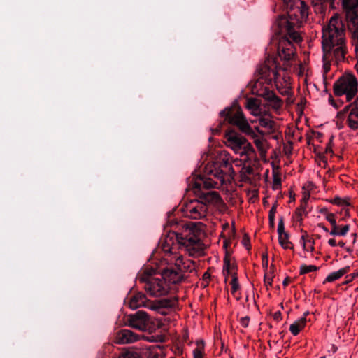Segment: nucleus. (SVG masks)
<instances>
[{"label": "nucleus", "mask_w": 358, "mask_h": 358, "mask_svg": "<svg viewBox=\"0 0 358 358\" xmlns=\"http://www.w3.org/2000/svg\"><path fill=\"white\" fill-rule=\"evenodd\" d=\"M205 173L209 177L199 176L192 184L195 194H199L203 189L219 188L233 178L234 171L230 155L226 151L221 152L214 161L206 166Z\"/></svg>", "instance_id": "1"}, {"label": "nucleus", "mask_w": 358, "mask_h": 358, "mask_svg": "<svg viewBox=\"0 0 358 358\" xmlns=\"http://www.w3.org/2000/svg\"><path fill=\"white\" fill-rule=\"evenodd\" d=\"M322 45L324 59L334 56L336 62L344 60L347 53L345 29L339 15L332 16L323 27Z\"/></svg>", "instance_id": "2"}, {"label": "nucleus", "mask_w": 358, "mask_h": 358, "mask_svg": "<svg viewBox=\"0 0 358 358\" xmlns=\"http://www.w3.org/2000/svg\"><path fill=\"white\" fill-rule=\"evenodd\" d=\"M162 248L164 252L163 262L169 267L162 269L161 275L169 287L171 284L181 282L185 279L186 273L195 271L194 262L184 257L177 249L171 247L169 243L162 245Z\"/></svg>", "instance_id": "3"}, {"label": "nucleus", "mask_w": 358, "mask_h": 358, "mask_svg": "<svg viewBox=\"0 0 358 358\" xmlns=\"http://www.w3.org/2000/svg\"><path fill=\"white\" fill-rule=\"evenodd\" d=\"M288 10L289 18L280 17L277 21L282 32H287L295 43L301 41V37L296 29L300 27L308 15V7L302 0H283Z\"/></svg>", "instance_id": "4"}, {"label": "nucleus", "mask_w": 358, "mask_h": 358, "mask_svg": "<svg viewBox=\"0 0 358 358\" xmlns=\"http://www.w3.org/2000/svg\"><path fill=\"white\" fill-rule=\"evenodd\" d=\"M199 236L200 231L193 224L183 227L180 232L176 233L180 248L189 256H199L203 253V244Z\"/></svg>", "instance_id": "5"}, {"label": "nucleus", "mask_w": 358, "mask_h": 358, "mask_svg": "<svg viewBox=\"0 0 358 358\" xmlns=\"http://www.w3.org/2000/svg\"><path fill=\"white\" fill-rule=\"evenodd\" d=\"M155 272V269L146 267L138 273L137 280L144 283V289L148 294L153 297H159L168 294L170 287L161 274L159 276H154Z\"/></svg>", "instance_id": "6"}, {"label": "nucleus", "mask_w": 358, "mask_h": 358, "mask_svg": "<svg viewBox=\"0 0 358 358\" xmlns=\"http://www.w3.org/2000/svg\"><path fill=\"white\" fill-rule=\"evenodd\" d=\"M333 90L336 96H344L350 102L358 96V80L355 74L345 72L334 82Z\"/></svg>", "instance_id": "7"}, {"label": "nucleus", "mask_w": 358, "mask_h": 358, "mask_svg": "<svg viewBox=\"0 0 358 358\" xmlns=\"http://www.w3.org/2000/svg\"><path fill=\"white\" fill-rule=\"evenodd\" d=\"M220 115L224 117L230 124L236 126L245 134H253V130L250 126L242 110L237 106L226 108L220 112Z\"/></svg>", "instance_id": "8"}, {"label": "nucleus", "mask_w": 358, "mask_h": 358, "mask_svg": "<svg viewBox=\"0 0 358 358\" xmlns=\"http://www.w3.org/2000/svg\"><path fill=\"white\" fill-rule=\"evenodd\" d=\"M226 145L230 148L235 153L243 155H250L254 152L252 145L247 139L241 134L229 131L225 134Z\"/></svg>", "instance_id": "9"}, {"label": "nucleus", "mask_w": 358, "mask_h": 358, "mask_svg": "<svg viewBox=\"0 0 358 358\" xmlns=\"http://www.w3.org/2000/svg\"><path fill=\"white\" fill-rule=\"evenodd\" d=\"M264 81L263 79H258L252 87V93L264 98L273 109L280 108L282 106V100L266 85H264Z\"/></svg>", "instance_id": "10"}, {"label": "nucleus", "mask_w": 358, "mask_h": 358, "mask_svg": "<svg viewBox=\"0 0 358 358\" xmlns=\"http://www.w3.org/2000/svg\"><path fill=\"white\" fill-rule=\"evenodd\" d=\"M185 216L190 219L199 220L206 217L208 207L199 199L190 200L182 207Z\"/></svg>", "instance_id": "11"}, {"label": "nucleus", "mask_w": 358, "mask_h": 358, "mask_svg": "<svg viewBox=\"0 0 358 358\" xmlns=\"http://www.w3.org/2000/svg\"><path fill=\"white\" fill-rule=\"evenodd\" d=\"M345 119L347 126L352 130L358 129V96L346 105L339 113Z\"/></svg>", "instance_id": "12"}, {"label": "nucleus", "mask_w": 358, "mask_h": 358, "mask_svg": "<svg viewBox=\"0 0 358 358\" xmlns=\"http://www.w3.org/2000/svg\"><path fill=\"white\" fill-rule=\"evenodd\" d=\"M280 32L285 34L278 42V53L281 59L289 61L295 55V48L291 41H294L287 32H282L280 28Z\"/></svg>", "instance_id": "13"}, {"label": "nucleus", "mask_w": 358, "mask_h": 358, "mask_svg": "<svg viewBox=\"0 0 358 358\" xmlns=\"http://www.w3.org/2000/svg\"><path fill=\"white\" fill-rule=\"evenodd\" d=\"M259 79H263L267 84L271 83L272 80L276 81L278 78V71L275 62L273 59H268L264 64L259 66Z\"/></svg>", "instance_id": "14"}, {"label": "nucleus", "mask_w": 358, "mask_h": 358, "mask_svg": "<svg viewBox=\"0 0 358 358\" xmlns=\"http://www.w3.org/2000/svg\"><path fill=\"white\" fill-rule=\"evenodd\" d=\"M149 317L144 311H138L128 316L127 324L129 327L145 331L148 329Z\"/></svg>", "instance_id": "15"}, {"label": "nucleus", "mask_w": 358, "mask_h": 358, "mask_svg": "<svg viewBox=\"0 0 358 358\" xmlns=\"http://www.w3.org/2000/svg\"><path fill=\"white\" fill-rule=\"evenodd\" d=\"M141 336L131 330L121 329L115 337V343L120 345L133 343L140 339Z\"/></svg>", "instance_id": "16"}, {"label": "nucleus", "mask_w": 358, "mask_h": 358, "mask_svg": "<svg viewBox=\"0 0 358 358\" xmlns=\"http://www.w3.org/2000/svg\"><path fill=\"white\" fill-rule=\"evenodd\" d=\"M196 195L199 196L200 201L206 205L207 207L209 204L219 206L222 202L220 194L215 191L206 193L200 192V193Z\"/></svg>", "instance_id": "17"}, {"label": "nucleus", "mask_w": 358, "mask_h": 358, "mask_svg": "<svg viewBox=\"0 0 358 358\" xmlns=\"http://www.w3.org/2000/svg\"><path fill=\"white\" fill-rule=\"evenodd\" d=\"M259 118L253 120L251 122H259V125L264 128L269 134L273 133L275 131V123L272 120L271 116L268 113H262L258 116Z\"/></svg>", "instance_id": "18"}, {"label": "nucleus", "mask_w": 358, "mask_h": 358, "mask_svg": "<svg viewBox=\"0 0 358 358\" xmlns=\"http://www.w3.org/2000/svg\"><path fill=\"white\" fill-rule=\"evenodd\" d=\"M346 18L349 29L352 31L355 40H358V10H348Z\"/></svg>", "instance_id": "19"}, {"label": "nucleus", "mask_w": 358, "mask_h": 358, "mask_svg": "<svg viewBox=\"0 0 358 358\" xmlns=\"http://www.w3.org/2000/svg\"><path fill=\"white\" fill-rule=\"evenodd\" d=\"M176 303L177 300L176 299H165L151 304L150 306H148V308L152 310H157L163 315L164 313L162 310V308H173L176 305Z\"/></svg>", "instance_id": "20"}, {"label": "nucleus", "mask_w": 358, "mask_h": 358, "mask_svg": "<svg viewBox=\"0 0 358 358\" xmlns=\"http://www.w3.org/2000/svg\"><path fill=\"white\" fill-rule=\"evenodd\" d=\"M146 301L147 299L145 294L139 293L131 298L129 302V306L132 310H136L142 306L148 308L150 305H147Z\"/></svg>", "instance_id": "21"}, {"label": "nucleus", "mask_w": 358, "mask_h": 358, "mask_svg": "<svg viewBox=\"0 0 358 358\" xmlns=\"http://www.w3.org/2000/svg\"><path fill=\"white\" fill-rule=\"evenodd\" d=\"M245 107L250 111L251 115L253 116L258 117L263 113L260 108V103L255 98L247 99Z\"/></svg>", "instance_id": "22"}, {"label": "nucleus", "mask_w": 358, "mask_h": 358, "mask_svg": "<svg viewBox=\"0 0 358 358\" xmlns=\"http://www.w3.org/2000/svg\"><path fill=\"white\" fill-rule=\"evenodd\" d=\"M308 313H305L304 315L296 320L293 324H292L289 327V331L294 336H296L299 334L300 331L303 329L306 324V315Z\"/></svg>", "instance_id": "23"}, {"label": "nucleus", "mask_w": 358, "mask_h": 358, "mask_svg": "<svg viewBox=\"0 0 358 358\" xmlns=\"http://www.w3.org/2000/svg\"><path fill=\"white\" fill-rule=\"evenodd\" d=\"M235 268V265L231 262L230 255L228 252H226L223 265V274L225 278H227L229 275L232 276L233 273H236Z\"/></svg>", "instance_id": "24"}, {"label": "nucleus", "mask_w": 358, "mask_h": 358, "mask_svg": "<svg viewBox=\"0 0 358 358\" xmlns=\"http://www.w3.org/2000/svg\"><path fill=\"white\" fill-rule=\"evenodd\" d=\"M350 271V266H345L341 269H339L337 271L332 272L329 273L326 279L324 281V283L325 282H332L339 278H341L343 275H344L345 273H347Z\"/></svg>", "instance_id": "25"}, {"label": "nucleus", "mask_w": 358, "mask_h": 358, "mask_svg": "<svg viewBox=\"0 0 358 358\" xmlns=\"http://www.w3.org/2000/svg\"><path fill=\"white\" fill-rule=\"evenodd\" d=\"M301 241L303 245V248L304 250L308 252H313L315 250V241L313 238H310L306 232H304L303 234L301 237Z\"/></svg>", "instance_id": "26"}, {"label": "nucleus", "mask_w": 358, "mask_h": 358, "mask_svg": "<svg viewBox=\"0 0 358 358\" xmlns=\"http://www.w3.org/2000/svg\"><path fill=\"white\" fill-rule=\"evenodd\" d=\"M254 137V143L261 153L266 152V141L262 138H259L254 132L251 134Z\"/></svg>", "instance_id": "27"}, {"label": "nucleus", "mask_w": 358, "mask_h": 358, "mask_svg": "<svg viewBox=\"0 0 358 358\" xmlns=\"http://www.w3.org/2000/svg\"><path fill=\"white\" fill-rule=\"evenodd\" d=\"M321 213H324L326 220L329 221L331 224L332 228L330 231V234H337L338 233L336 232L335 231L337 224L334 214L331 213H328L326 209L322 210Z\"/></svg>", "instance_id": "28"}, {"label": "nucleus", "mask_w": 358, "mask_h": 358, "mask_svg": "<svg viewBox=\"0 0 358 358\" xmlns=\"http://www.w3.org/2000/svg\"><path fill=\"white\" fill-rule=\"evenodd\" d=\"M278 241H279L280 245L284 249H292L293 248V245L289 241V236L287 233L278 235Z\"/></svg>", "instance_id": "29"}, {"label": "nucleus", "mask_w": 358, "mask_h": 358, "mask_svg": "<svg viewBox=\"0 0 358 358\" xmlns=\"http://www.w3.org/2000/svg\"><path fill=\"white\" fill-rule=\"evenodd\" d=\"M273 175V189H278L281 187V178L280 172L278 169H274L272 173Z\"/></svg>", "instance_id": "30"}, {"label": "nucleus", "mask_w": 358, "mask_h": 358, "mask_svg": "<svg viewBox=\"0 0 358 358\" xmlns=\"http://www.w3.org/2000/svg\"><path fill=\"white\" fill-rule=\"evenodd\" d=\"M343 5L348 10H356L355 8L358 6V0H343Z\"/></svg>", "instance_id": "31"}, {"label": "nucleus", "mask_w": 358, "mask_h": 358, "mask_svg": "<svg viewBox=\"0 0 358 358\" xmlns=\"http://www.w3.org/2000/svg\"><path fill=\"white\" fill-rule=\"evenodd\" d=\"M253 168L251 166L244 164L240 171L242 178H248V176L253 173Z\"/></svg>", "instance_id": "32"}, {"label": "nucleus", "mask_w": 358, "mask_h": 358, "mask_svg": "<svg viewBox=\"0 0 358 358\" xmlns=\"http://www.w3.org/2000/svg\"><path fill=\"white\" fill-rule=\"evenodd\" d=\"M317 269L318 268L316 266L303 264L300 266V274L303 275L310 272L316 271Z\"/></svg>", "instance_id": "33"}, {"label": "nucleus", "mask_w": 358, "mask_h": 358, "mask_svg": "<svg viewBox=\"0 0 358 358\" xmlns=\"http://www.w3.org/2000/svg\"><path fill=\"white\" fill-rule=\"evenodd\" d=\"M230 284L231 285V293L234 294L239 289V284L236 273L232 274V279Z\"/></svg>", "instance_id": "34"}, {"label": "nucleus", "mask_w": 358, "mask_h": 358, "mask_svg": "<svg viewBox=\"0 0 358 358\" xmlns=\"http://www.w3.org/2000/svg\"><path fill=\"white\" fill-rule=\"evenodd\" d=\"M350 229V226L348 224H345L343 227L341 228V229H338V227L336 225V232H337V234H331L332 236H344L346 235V234L348 232Z\"/></svg>", "instance_id": "35"}, {"label": "nucleus", "mask_w": 358, "mask_h": 358, "mask_svg": "<svg viewBox=\"0 0 358 358\" xmlns=\"http://www.w3.org/2000/svg\"><path fill=\"white\" fill-rule=\"evenodd\" d=\"M120 358H141L139 353L136 351H127L122 353Z\"/></svg>", "instance_id": "36"}, {"label": "nucleus", "mask_w": 358, "mask_h": 358, "mask_svg": "<svg viewBox=\"0 0 358 358\" xmlns=\"http://www.w3.org/2000/svg\"><path fill=\"white\" fill-rule=\"evenodd\" d=\"M323 53H324V52H323ZM333 59H334V56H331L328 58L324 59V54H323V61H324L323 69H324V73H327L330 70L331 65H330L329 60Z\"/></svg>", "instance_id": "37"}, {"label": "nucleus", "mask_w": 358, "mask_h": 358, "mask_svg": "<svg viewBox=\"0 0 358 358\" xmlns=\"http://www.w3.org/2000/svg\"><path fill=\"white\" fill-rule=\"evenodd\" d=\"M275 212H276V207L275 206H273L269 210V215H268L269 222L272 225L274 224Z\"/></svg>", "instance_id": "38"}, {"label": "nucleus", "mask_w": 358, "mask_h": 358, "mask_svg": "<svg viewBox=\"0 0 358 358\" xmlns=\"http://www.w3.org/2000/svg\"><path fill=\"white\" fill-rule=\"evenodd\" d=\"M193 356L194 358H203V350L199 347L196 348L193 351Z\"/></svg>", "instance_id": "39"}, {"label": "nucleus", "mask_w": 358, "mask_h": 358, "mask_svg": "<svg viewBox=\"0 0 358 358\" xmlns=\"http://www.w3.org/2000/svg\"><path fill=\"white\" fill-rule=\"evenodd\" d=\"M278 235L286 233L285 231L284 222H283V220L282 218L279 220L278 224Z\"/></svg>", "instance_id": "40"}, {"label": "nucleus", "mask_w": 358, "mask_h": 358, "mask_svg": "<svg viewBox=\"0 0 358 358\" xmlns=\"http://www.w3.org/2000/svg\"><path fill=\"white\" fill-rule=\"evenodd\" d=\"M264 284L267 287V289H268V286H271L272 285V282H273V276L272 275H269L268 274H265L264 275Z\"/></svg>", "instance_id": "41"}, {"label": "nucleus", "mask_w": 358, "mask_h": 358, "mask_svg": "<svg viewBox=\"0 0 358 358\" xmlns=\"http://www.w3.org/2000/svg\"><path fill=\"white\" fill-rule=\"evenodd\" d=\"M250 318L248 317H241L240 323L243 327H247L249 324Z\"/></svg>", "instance_id": "42"}, {"label": "nucleus", "mask_w": 358, "mask_h": 358, "mask_svg": "<svg viewBox=\"0 0 358 358\" xmlns=\"http://www.w3.org/2000/svg\"><path fill=\"white\" fill-rule=\"evenodd\" d=\"M310 193L309 192L306 191V190H304L303 192V196H302V199H301V201H308L310 199Z\"/></svg>", "instance_id": "43"}, {"label": "nucleus", "mask_w": 358, "mask_h": 358, "mask_svg": "<svg viewBox=\"0 0 358 358\" xmlns=\"http://www.w3.org/2000/svg\"><path fill=\"white\" fill-rule=\"evenodd\" d=\"M334 203L335 204H337L338 206H343V205H347V203L344 201H343L340 198H336L334 199V201H333Z\"/></svg>", "instance_id": "44"}, {"label": "nucleus", "mask_w": 358, "mask_h": 358, "mask_svg": "<svg viewBox=\"0 0 358 358\" xmlns=\"http://www.w3.org/2000/svg\"><path fill=\"white\" fill-rule=\"evenodd\" d=\"M296 213L298 217H301L303 215H307L308 212L301 210L300 208H298L296 210Z\"/></svg>", "instance_id": "45"}, {"label": "nucleus", "mask_w": 358, "mask_h": 358, "mask_svg": "<svg viewBox=\"0 0 358 358\" xmlns=\"http://www.w3.org/2000/svg\"><path fill=\"white\" fill-rule=\"evenodd\" d=\"M307 206H308V201H303L301 200V205L299 208H300L301 210H302L307 211L306 210Z\"/></svg>", "instance_id": "46"}, {"label": "nucleus", "mask_w": 358, "mask_h": 358, "mask_svg": "<svg viewBox=\"0 0 358 358\" xmlns=\"http://www.w3.org/2000/svg\"><path fill=\"white\" fill-rule=\"evenodd\" d=\"M328 243L329 245H331V247H335L336 245V240L334 238H331L328 241Z\"/></svg>", "instance_id": "47"}, {"label": "nucleus", "mask_w": 358, "mask_h": 358, "mask_svg": "<svg viewBox=\"0 0 358 358\" xmlns=\"http://www.w3.org/2000/svg\"><path fill=\"white\" fill-rule=\"evenodd\" d=\"M347 277L348 278L350 277V279L348 280V281H350V280H353L354 278L358 277V271L355 272V273H353L351 275H348Z\"/></svg>", "instance_id": "48"}, {"label": "nucleus", "mask_w": 358, "mask_h": 358, "mask_svg": "<svg viewBox=\"0 0 358 358\" xmlns=\"http://www.w3.org/2000/svg\"><path fill=\"white\" fill-rule=\"evenodd\" d=\"M243 245L248 248L249 249V244H248V239L247 238H244L243 240Z\"/></svg>", "instance_id": "49"}, {"label": "nucleus", "mask_w": 358, "mask_h": 358, "mask_svg": "<svg viewBox=\"0 0 358 358\" xmlns=\"http://www.w3.org/2000/svg\"><path fill=\"white\" fill-rule=\"evenodd\" d=\"M289 282H290V279H289V278H286L283 280L282 284H283V285L287 286V285L289 283Z\"/></svg>", "instance_id": "50"}, {"label": "nucleus", "mask_w": 358, "mask_h": 358, "mask_svg": "<svg viewBox=\"0 0 358 358\" xmlns=\"http://www.w3.org/2000/svg\"><path fill=\"white\" fill-rule=\"evenodd\" d=\"M355 52H356V55L358 57V40H357L356 42H355Z\"/></svg>", "instance_id": "51"}, {"label": "nucleus", "mask_w": 358, "mask_h": 358, "mask_svg": "<svg viewBox=\"0 0 358 358\" xmlns=\"http://www.w3.org/2000/svg\"><path fill=\"white\" fill-rule=\"evenodd\" d=\"M317 226L322 229L324 231L327 232L328 231V229L327 227H325L322 224H318Z\"/></svg>", "instance_id": "52"}, {"label": "nucleus", "mask_w": 358, "mask_h": 358, "mask_svg": "<svg viewBox=\"0 0 358 358\" xmlns=\"http://www.w3.org/2000/svg\"><path fill=\"white\" fill-rule=\"evenodd\" d=\"M210 277V275L208 273H205L203 278L204 280Z\"/></svg>", "instance_id": "53"}, {"label": "nucleus", "mask_w": 358, "mask_h": 358, "mask_svg": "<svg viewBox=\"0 0 358 358\" xmlns=\"http://www.w3.org/2000/svg\"><path fill=\"white\" fill-rule=\"evenodd\" d=\"M338 245L341 248H343L345 246V243L343 241H339Z\"/></svg>", "instance_id": "54"}, {"label": "nucleus", "mask_w": 358, "mask_h": 358, "mask_svg": "<svg viewBox=\"0 0 358 358\" xmlns=\"http://www.w3.org/2000/svg\"><path fill=\"white\" fill-rule=\"evenodd\" d=\"M355 69H356V71H357V72L358 73V63L355 65Z\"/></svg>", "instance_id": "55"}, {"label": "nucleus", "mask_w": 358, "mask_h": 358, "mask_svg": "<svg viewBox=\"0 0 358 358\" xmlns=\"http://www.w3.org/2000/svg\"><path fill=\"white\" fill-rule=\"evenodd\" d=\"M255 129H256V130H257L258 132H259V133L261 132V131H259V127H257Z\"/></svg>", "instance_id": "56"}, {"label": "nucleus", "mask_w": 358, "mask_h": 358, "mask_svg": "<svg viewBox=\"0 0 358 358\" xmlns=\"http://www.w3.org/2000/svg\"><path fill=\"white\" fill-rule=\"evenodd\" d=\"M263 258H267V255H263Z\"/></svg>", "instance_id": "57"}, {"label": "nucleus", "mask_w": 358, "mask_h": 358, "mask_svg": "<svg viewBox=\"0 0 358 358\" xmlns=\"http://www.w3.org/2000/svg\"><path fill=\"white\" fill-rule=\"evenodd\" d=\"M224 247H227V243H226V242H224Z\"/></svg>", "instance_id": "58"}, {"label": "nucleus", "mask_w": 358, "mask_h": 358, "mask_svg": "<svg viewBox=\"0 0 358 358\" xmlns=\"http://www.w3.org/2000/svg\"><path fill=\"white\" fill-rule=\"evenodd\" d=\"M153 357H154V358H157V357L156 356V355H155L153 356Z\"/></svg>", "instance_id": "59"}]
</instances>
